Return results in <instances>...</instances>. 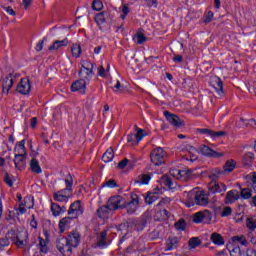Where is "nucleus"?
Wrapping results in <instances>:
<instances>
[{
  "instance_id": "obj_57",
  "label": "nucleus",
  "mask_w": 256,
  "mask_h": 256,
  "mask_svg": "<svg viewBox=\"0 0 256 256\" xmlns=\"http://www.w3.org/2000/svg\"><path fill=\"white\" fill-rule=\"evenodd\" d=\"M181 170H177V169H170V175L172 177H175V179L179 180V176H180Z\"/></svg>"
},
{
  "instance_id": "obj_32",
  "label": "nucleus",
  "mask_w": 256,
  "mask_h": 256,
  "mask_svg": "<svg viewBox=\"0 0 256 256\" xmlns=\"http://www.w3.org/2000/svg\"><path fill=\"white\" fill-rule=\"evenodd\" d=\"M232 241L233 243H238L243 247H247V245H249V242L247 241V238L245 237V235L233 236Z\"/></svg>"
},
{
  "instance_id": "obj_13",
  "label": "nucleus",
  "mask_w": 256,
  "mask_h": 256,
  "mask_svg": "<svg viewBox=\"0 0 256 256\" xmlns=\"http://www.w3.org/2000/svg\"><path fill=\"white\" fill-rule=\"evenodd\" d=\"M200 153H202V155H204L205 157H214L215 159L223 157V153L217 152L207 145H203L200 147Z\"/></svg>"
},
{
  "instance_id": "obj_62",
  "label": "nucleus",
  "mask_w": 256,
  "mask_h": 256,
  "mask_svg": "<svg viewBox=\"0 0 256 256\" xmlns=\"http://www.w3.org/2000/svg\"><path fill=\"white\" fill-rule=\"evenodd\" d=\"M44 43H45V38L43 39V40H41L37 45H36V47H35V50L36 51H43V45H44Z\"/></svg>"
},
{
  "instance_id": "obj_29",
  "label": "nucleus",
  "mask_w": 256,
  "mask_h": 256,
  "mask_svg": "<svg viewBox=\"0 0 256 256\" xmlns=\"http://www.w3.org/2000/svg\"><path fill=\"white\" fill-rule=\"evenodd\" d=\"M107 246V232H101L97 237L96 247H106Z\"/></svg>"
},
{
  "instance_id": "obj_47",
  "label": "nucleus",
  "mask_w": 256,
  "mask_h": 256,
  "mask_svg": "<svg viewBox=\"0 0 256 256\" xmlns=\"http://www.w3.org/2000/svg\"><path fill=\"white\" fill-rule=\"evenodd\" d=\"M92 9H94V11H101V9H103V2H101V0H94L92 2Z\"/></svg>"
},
{
  "instance_id": "obj_43",
  "label": "nucleus",
  "mask_w": 256,
  "mask_h": 256,
  "mask_svg": "<svg viewBox=\"0 0 256 256\" xmlns=\"http://www.w3.org/2000/svg\"><path fill=\"white\" fill-rule=\"evenodd\" d=\"M69 199V195H63L59 192L54 193V201L63 203Z\"/></svg>"
},
{
  "instance_id": "obj_26",
  "label": "nucleus",
  "mask_w": 256,
  "mask_h": 256,
  "mask_svg": "<svg viewBox=\"0 0 256 256\" xmlns=\"http://www.w3.org/2000/svg\"><path fill=\"white\" fill-rule=\"evenodd\" d=\"M51 211H52V215L54 217H59V215H63V213H65L66 208H65V206L61 207L59 204L52 202Z\"/></svg>"
},
{
  "instance_id": "obj_53",
  "label": "nucleus",
  "mask_w": 256,
  "mask_h": 256,
  "mask_svg": "<svg viewBox=\"0 0 256 256\" xmlns=\"http://www.w3.org/2000/svg\"><path fill=\"white\" fill-rule=\"evenodd\" d=\"M230 256H241V248L234 247L230 250Z\"/></svg>"
},
{
  "instance_id": "obj_22",
  "label": "nucleus",
  "mask_w": 256,
  "mask_h": 256,
  "mask_svg": "<svg viewBox=\"0 0 256 256\" xmlns=\"http://www.w3.org/2000/svg\"><path fill=\"white\" fill-rule=\"evenodd\" d=\"M14 156L27 157V149L25 148V140L19 142L14 148Z\"/></svg>"
},
{
  "instance_id": "obj_36",
  "label": "nucleus",
  "mask_w": 256,
  "mask_h": 256,
  "mask_svg": "<svg viewBox=\"0 0 256 256\" xmlns=\"http://www.w3.org/2000/svg\"><path fill=\"white\" fill-rule=\"evenodd\" d=\"M254 159H255V154H253V152H248L244 156L243 164L245 165V167H251V164L253 163Z\"/></svg>"
},
{
  "instance_id": "obj_48",
  "label": "nucleus",
  "mask_w": 256,
  "mask_h": 256,
  "mask_svg": "<svg viewBox=\"0 0 256 256\" xmlns=\"http://www.w3.org/2000/svg\"><path fill=\"white\" fill-rule=\"evenodd\" d=\"M175 229L178 231H185V227H187V223H185V220H179L175 223Z\"/></svg>"
},
{
  "instance_id": "obj_64",
  "label": "nucleus",
  "mask_w": 256,
  "mask_h": 256,
  "mask_svg": "<svg viewBox=\"0 0 256 256\" xmlns=\"http://www.w3.org/2000/svg\"><path fill=\"white\" fill-rule=\"evenodd\" d=\"M167 203H171V199L170 198H162L160 200V202L158 203V205H167Z\"/></svg>"
},
{
  "instance_id": "obj_49",
  "label": "nucleus",
  "mask_w": 256,
  "mask_h": 256,
  "mask_svg": "<svg viewBox=\"0 0 256 256\" xmlns=\"http://www.w3.org/2000/svg\"><path fill=\"white\" fill-rule=\"evenodd\" d=\"M214 14L212 11H208L204 14L203 21L204 23H211L213 21Z\"/></svg>"
},
{
  "instance_id": "obj_7",
  "label": "nucleus",
  "mask_w": 256,
  "mask_h": 256,
  "mask_svg": "<svg viewBox=\"0 0 256 256\" xmlns=\"http://www.w3.org/2000/svg\"><path fill=\"white\" fill-rule=\"evenodd\" d=\"M110 19L111 13L107 11L100 12L95 16V21L101 31H105V29H107V25H109Z\"/></svg>"
},
{
  "instance_id": "obj_54",
  "label": "nucleus",
  "mask_w": 256,
  "mask_h": 256,
  "mask_svg": "<svg viewBox=\"0 0 256 256\" xmlns=\"http://www.w3.org/2000/svg\"><path fill=\"white\" fill-rule=\"evenodd\" d=\"M246 179L248 181H251L253 183V185H256V173L255 172H251L250 174H248L246 176Z\"/></svg>"
},
{
  "instance_id": "obj_1",
  "label": "nucleus",
  "mask_w": 256,
  "mask_h": 256,
  "mask_svg": "<svg viewBox=\"0 0 256 256\" xmlns=\"http://www.w3.org/2000/svg\"><path fill=\"white\" fill-rule=\"evenodd\" d=\"M184 197L187 198V207H193L195 205H209V196L203 191L197 192V190H190L184 192Z\"/></svg>"
},
{
  "instance_id": "obj_35",
  "label": "nucleus",
  "mask_w": 256,
  "mask_h": 256,
  "mask_svg": "<svg viewBox=\"0 0 256 256\" xmlns=\"http://www.w3.org/2000/svg\"><path fill=\"white\" fill-rule=\"evenodd\" d=\"M191 175H193V171L186 169V170H180V176L178 180L180 181H189L191 179Z\"/></svg>"
},
{
  "instance_id": "obj_41",
  "label": "nucleus",
  "mask_w": 256,
  "mask_h": 256,
  "mask_svg": "<svg viewBox=\"0 0 256 256\" xmlns=\"http://www.w3.org/2000/svg\"><path fill=\"white\" fill-rule=\"evenodd\" d=\"M190 249H196L201 245V240L198 237L191 238L188 242Z\"/></svg>"
},
{
  "instance_id": "obj_12",
  "label": "nucleus",
  "mask_w": 256,
  "mask_h": 256,
  "mask_svg": "<svg viewBox=\"0 0 256 256\" xmlns=\"http://www.w3.org/2000/svg\"><path fill=\"white\" fill-rule=\"evenodd\" d=\"M197 133H201V135H207V137H211V139H219V137H223L227 134L225 131L215 132L207 128H198Z\"/></svg>"
},
{
  "instance_id": "obj_37",
  "label": "nucleus",
  "mask_w": 256,
  "mask_h": 256,
  "mask_svg": "<svg viewBox=\"0 0 256 256\" xmlns=\"http://www.w3.org/2000/svg\"><path fill=\"white\" fill-rule=\"evenodd\" d=\"M188 157H190V161H197V159H199V152L195 147H190L188 151Z\"/></svg>"
},
{
  "instance_id": "obj_21",
  "label": "nucleus",
  "mask_w": 256,
  "mask_h": 256,
  "mask_svg": "<svg viewBox=\"0 0 256 256\" xmlns=\"http://www.w3.org/2000/svg\"><path fill=\"white\" fill-rule=\"evenodd\" d=\"M87 87V82L85 79H80L71 85V91H80V93L85 94V89Z\"/></svg>"
},
{
  "instance_id": "obj_45",
  "label": "nucleus",
  "mask_w": 256,
  "mask_h": 256,
  "mask_svg": "<svg viewBox=\"0 0 256 256\" xmlns=\"http://www.w3.org/2000/svg\"><path fill=\"white\" fill-rule=\"evenodd\" d=\"M22 205H25L26 209H33V198L31 196L24 198V203H22Z\"/></svg>"
},
{
  "instance_id": "obj_46",
  "label": "nucleus",
  "mask_w": 256,
  "mask_h": 256,
  "mask_svg": "<svg viewBox=\"0 0 256 256\" xmlns=\"http://www.w3.org/2000/svg\"><path fill=\"white\" fill-rule=\"evenodd\" d=\"M102 187H109V189H115V187H117V182L113 179H109L102 184Z\"/></svg>"
},
{
  "instance_id": "obj_5",
  "label": "nucleus",
  "mask_w": 256,
  "mask_h": 256,
  "mask_svg": "<svg viewBox=\"0 0 256 256\" xmlns=\"http://www.w3.org/2000/svg\"><path fill=\"white\" fill-rule=\"evenodd\" d=\"M165 155H167L165 150H163L161 147H158L150 153L151 162L156 166L163 165V163H165Z\"/></svg>"
},
{
  "instance_id": "obj_27",
  "label": "nucleus",
  "mask_w": 256,
  "mask_h": 256,
  "mask_svg": "<svg viewBox=\"0 0 256 256\" xmlns=\"http://www.w3.org/2000/svg\"><path fill=\"white\" fill-rule=\"evenodd\" d=\"M71 221H73V218L71 216L64 217L59 221L58 227L60 229V233H65V229L71 225Z\"/></svg>"
},
{
  "instance_id": "obj_59",
  "label": "nucleus",
  "mask_w": 256,
  "mask_h": 256,
  "mask_svg": "<svg viewBox=\"0 0 256 256\" xmlns=\"http://www.w3.org/2000/svg\"><path fill=\"white\" fill-rule=\"evenodd\" d=\"M18 215H24V213H27V208H25V205L23 203L20 204V207L17 209Z\"/></svg>"
},
{
  "instance_id": "obj_14",
  "label": "nucleus",
  "mask_w": 256,
  "mask_h": 256,
  "mask_svg": "<svg viewBox=\"0 0 256 256\" xmlns=\"http://www.w3.org/2000/svg\"><path fill=\"white\" fill-rule=\"evenodd\" d=\"M208 190L210 193H225L227 186L223 182L214 181L208 185Z\"/></svg>"
},
{
  "instance_id": "obj_8",
  "label": "nucleus",
  "mask_w": 256,
  "mask_h": 256,
  "mask_svg": "<svg viewBox=\"0 0 256 256\" xmlns=\"http://www.w3.org/2000/svg\"><path fill=\"white\" fill-rule=\"evenodd\" d=\"M17 78H19V74L10 73L2 79L3 93H6V95H7V93H9V91L11 90V87H13V83H15V81H17Z\"/></svg>"
},
{
  "instance_id": "obj_19",
  "label": "nucleus",
  "mask_w": 256,
  "mask_h": 256,
  "mask_svg": "<svg viewBox=\"0 0 256 256\" xmlns=\"http://www.w3.org/2000/svg\"><path fill=\"white\" fill-rule=\"evenodd\" d=\"M14 165L18 171H23L27 167V156H14Z\"/></svg>"
},
{
  "instance_id": "obj_25",
  "label": "nucleus",
  "mask_w": 256,
  "mask_h": 256,
  "mask_svg": "<svg viewBox=\"0 0 256 256\" xmlns=\"http://www.w3.org/2000/svg\"><path fill=\"white\" fill-rule=\"evenodd\" d=\"M111 211H113V208H111V206H109V204L100 207L97 210V214L98 217H100V219H107V217H109V213H111Z\"/></svg>"
},
{
  "instance_id": "obj_20",
  "label": "nucleus",
  "mask_w": 256,
  "mask_h": 256,
  "mask_svg": "<svg viewBox=\"0 0 256 256\" xmlns=\"http://www.w3.org/2000/svg\"><path fill=\"white\" fill-rule=\"evenodd\" d=\"M179 243H181V238L169 237L166 241V251H173V249H177V247H179Z\"/></svg>"
},
{
  "instance_id": "obj_10",
  "label": "nucleus",
  "mask_w": 256,
  "mask_h": 256,
  "mask_svg": "<svg viewBox=\"0 0 256 256\" xmlns=\"http://www.w3.org/2000/svg\"><path fill=\"white\" fill-rule=\"evenodd\" d=\"M127 201L122 196H112L108 200V205L113 211H117V209H122L125 207Z\"/></svg>"
},
{
  "instance_id": "obj_60",
  "label": "nucleus",
  "mask_w": 256,
  "mask_h": 256,
  "mask_svg": "<svg viewBox=\"0 0 256 256\" xmlns=\"http://www.w3.org/2000/svg\"><path fill=\"white\" fill-rule=\"evenodd\" d=\"M248 239H250V243H252V245H256V236L253 232L248 233Z\"/></svg>"
},
{
  "instance_id": "obj_58",
  "label": "nucleus",
  "mask_w": 256,
  "mask_h": 256,
  "mask_svg": "<svg viewBox=\"0 0 256 256\" xmlns=\"http://www.w3.org/2000/svg\"><path fill=\"white\" fill-rule=\"evenodd\" d=\"M127 163H129V159L125 158L124 160L118 163V169H125L127 167Z\"/></svg>"
},
{
  "instance_id": "obj_51",
  "label": "nucleus",
  "mask_w": 256,
  "mask_h": 256,
  "mask_svg": "<svg viewBox=\"0 0 256 256\" xmlns=\"http://www.w3.org/2000/svg\"><path fill=\"white\" fill-rule=\"evenodd\" d=\"M144 131H145V130H143V129H138L137 133L135 134L136 143H139L140 141L143 140V137H145V134H143Z\"/></svg>"
},
{
  "instance_id": "obj_50",
  "label": "nucleus",
  "mask_w": 256,
  "mask_h": 256,
  "mask_svg": "<svg viewBox=\"0 0 256 256\" xmlns=\"http://www.w3.org/2000/svg\"><path fill=\"white\" fill-rule=\"evenodd\" d=\"M242 199H251V190L249 188H244L240 193Z\"/></svg>"
},
{
  "instance_id": "obj_24",
  "label": "nucleus",
  "mask_w": 256,
  "mask_h": 256,
  "mask_svg": "<svg viewBox=\"0 0 256 256\" xmlns=\"http://www.w3.org/2000/svg\"><path fill=\"white\" fill-rule=\"evenodd\" d=\"M65 185L66 189L60 190L57 193H60V195H68V197L71 195V189L73 187V177H71V174L68 175V177L65 179Z\"/></svg>"
},
{
  "instance_id": "obj_11",
  "label": "nucleus",
  "mask_w": 256,
  "mask_h": 256,
  "mask_svg": "<svg viewBox=\"0 0 256 256\" xmlns=\"http://www.w3.org/2000/svg\"><path fill=\"white\" fill-rule=\"evenodd\" d=\"M17 91L21 95H29L31 93V81L29 78H23L17 85Z\"/></svg>"
},
{
  "instance_id": "obj_63",
  "label": "nucleus",
  "mask_w": 256,
  "mask_h": 256,
  "mask_svg": "<svg viewBox=\"0 0 256 256\" xmlns=\"http://www.w3.org/2000/svg\"><path fill=\"white\" fill-rule=\"evenodd\" d=\"M244 256H256V250L255 249H252V248H248L246 250V253Z\"/></svg>"
},
{
  "instance_id": "obj_2",
  "label": "nucleus",
  "mask_w": 256,
  "mask_h": 256,
  "mask_svg": "<svg viewBox=\"0 0 256 256\" xmlns=\"http://www.w3.org/2000/svg\"><path fill=\"white\" fill-rule=\"evenodd\" d=\"M65 245L61 246V242L57 244V249L60 253H71L72 247H77L81 241L79 232L72 231L65 240H61Z\"/></svg>"
},
{
  "instance_id": "obj_30",
  "label": "nucleus",
  "mask_w": 256,
  "mask_h": 256,
  "mask_svg": "<svg viewBox=\"0 0 256 256\" xmlns=\"http://www.w3.org/2000/svg\"><path fill=\"white\" fill-rule=\"evenodd\" d=\"M114 157H115V152L113 151V148H109L103 154L102 161H104V163H111V161H113Z\"/></svg>"
},
{
  "instance_id": "obj_6",
  "label": "nucleus",
  "mask_w": 256,
  "mask_h": 256,
  "mask_svg": "<svg viewBox=\"0 0 256 256\" xmlns=\"http://www.w3.org/2000/svg\"><path fill=\"white\" fill-rule=\"evenodd\" d=\"M95 65L90 61H82V67L80 69L79 75L82 79L90 80L93 77V69Z\"/></svg>"
},
{
  "instance_id": "obj_44",
  "label": "nucleus",
  "mask_w": 256,
  "mask_h": 256,
  "mask_svg": "<svg viewBox=\"0 0 256 256\" xmlns=\"http://www.w3.org/2000/svg\"><path fill=\"white\" fill-rule=\"evenodd\" d=\"M151 181V176L149 174H142L138 177V183L142 185H147Z\"/></svg>"
},
{
  "instance_id": "obj_61",
  "label": "nucleus",
  "mask_w": 256,
  "mask_h": 256,
  "mask_svg": "<svg viewBox=\"0 0 256 256\" xmlns=\"http://www.w3.org/2000/svg\"><path fill=\"white\" fill-rule=\"evenodd\" d=\"M98 75L100 77H107V73L105 72V68L103 66L98 67Z\"/></svg>"
},
{
  "instance_id": "obj_15",
  "label": "nucleus",
  "mask_w": 256,
  "mask_h": 256,
  "mask_svg": "<svg viewBox=\"0 0 256 256\" xmlns=\"http://www.w3.org/2000/svg\"><path fill=\"white\" fill-rule=\"evenodd\" d=\"M210 84L215 89L219 97H223V95H225V92L223 91V81H221V78L214 76L213 78H211Z\"/></svg>"
},
{
  "instance_id": "obj_42",
  "label": "nucleus",
  "mask_w": 256,
  "mask_h": 256,
  "mask_svg": "<svg viewBox=\"0 0 256 256\" xmlns=\"http://www.w3.org/2000/svg\"><path fill=\"white\" fill-rule=\"evenodd\" d=\"M235 165L236 163L234 162V160H228L224 166L225 173H231V171L235 169Z\"/></svg>"
},
{
  "instance_id": "obj_3",
  "label": "nucleus",
  "mask_w": 256,
  "mask_h": 256,
  "mask_svg": "<svg viewBox=\"0 0 256 256\" xmlns=\"http://www.w3.org/2000/svg\"><path fill=\"white\" fill-rule=\"evenodd\" d=\"M21 237H23V234H17L15 231L11 230L6 234V237L0 239V249L7 247L9 245V241H12V243L17 247H23V245H25V240Z\"/></svg>"
},
{
  "instance_id": "obj_33",
  "label": "nucleus",
  "mask_w": 256,
  "mask_h": 256,
  "mask_svg": "<svg viewBox=\"0 0 256 256\" xmlns=\"http://www.w3.org/2000/svg\"><path fill=\"white\" fill-rule=\"evenodd\" d=\"M38 247L40 249V253H42L43 255H46V253L49 252V246H47V240L39 237L38 238Z\"/></svg>"
},
{
  "instance_id": "obj_18",
  "label": "nucleus",
  "mask_w": 256,
  "mask_h": 256,
  "mask_svg": "<svg viewBox=\"0 0 256 256\" xmlns=\"http://www.w3.org/2000/svg\"><path fill=\"white\" fill-rule=\"evenodd\" d=\"M240 197H241V194H239V191L230 190L226 194L225 203L227 205H231V204L235 203V201H239Z\"/></svg>"
},
{
  "instance_id": "obj_23",
  "label": "nucleus",
  "mask_w": 256,
  "mask_h": 256,
  "mask_svg": "<svg viewBox=\"0 0 256 256\" xmlns=\"http://www.w3.org/2000/svg\"><path fill=\"white\" fill-rule=\"evenodd\" d=\"M67 45H69V40L67 38L63 40H56L48 47V51H59L61 47H67Z\"/></svg>"
},
{
  "instance_id": "obj_28",
  "label": "nucleus",
  "mask_w": 256,
  "mask_h": 256,
  "mask_svg": "<svg viewBox=\"0 0 256 256\" xmlns=\"http://www.w3.org/2000/svg\"><path fill=\"white\" fill-rule=\"evenodd\" d=\"M210 241L214 243V245H225V240L223 239V236L221 234L214 232L210 236Z\"/></svg>"
},
{
  "instance_id": "obj_40",
  "label": "nucleus",
  "mask_w": 256,
  "mask_h": 256,
  "mask_svg": "<svg viewBox=\"0 0 256 256\" xmlns=\"http://www.w3.org/2000/svg\"><path fill=\"white\" fill-rule=\"evenodd\" d=\"M71 53L73 55V57H81V46L79 44H74L71 47Z\"/></svg>"
},
{
  "instance_id": "obj_55",
  "label": "nucleus",
  "mask_w": 256,
  "mask_h": 256,
  "mask_svg": "<svg viewBox=\"0 0 256 256\" xmlns=\"http://www.w3.org/2000/svg\"><path fill=\"white\" fill-rule=\"evenodd\" d=\"M136 41L139 45H143V43L147 41V38H145V35L143 34H138L136 36Z\"/></svg>"
},
{
  "instance_id": "obj_17",
  "label": "nucleus",
  "mask_w": 256,
  "mask_h": 256,
  "mask_svg": "<svg viewBox=\"0 0 256 256\" xmlns=\"http://www.w3.org/2000/svg\"><path fill=\"white\" fill-rule=\"evenodd\" d=\"M164 117H166L169 124L173 125V127H181L183 125V121L179 119V116L171 114L169 111H164Z\"/></svg>"
},
{
  "instance_id": "obj_52",
  "label": "nucleus",
  "mask_w": 256,
  "mask_h": 256,
  "mask_svg": "<svg viewBox=\"0 0 256 256\" xmlns=\"http://www.w3.org/2000/svg\"><path fill=\"white\" fill-rule=\"evenodd\" d=\"M114 93H123V87L121 82L117 81L116 84L112 87Z\"/></svg>"
},
{
  "instance_id": "obj_39",
  "label": "nucleus",
  "mask_w": 256,
  "mask_h": 256,
  "mask_svg": "<svg viewBox=\"0 0 256 256\" xmlns=\"http://www.w3.org/2000/svg\"><path fill=\"white\" fill-rule=\"evenodd\" d=\"M162 182L166 187H168V189H175V183L169 176H163Z\"/></svg>"
},
{
  "instance_id": "obj_4",
  "label": "nucleus",
  "mask_w": 256,
  "mask_h": 256,
  "mask_svg": "<svg viewBox=\"0 0 256 256\" xmlns=\"http://www.w3.org/2000/svg\"><path fill=\"white\" fill-rule=\"evenodd\" d=\"M212 219L213 213H211V211L209 210L196 212L192 217L193 223H196L197 225H199V223H206L207 225H209Z\"/></svg>"
},
{
  "instance_id": "obj_34",
  "label": "nucleus",
  "mask_w": 256,
  "mask_h": 256,
  "mask_svg": "<svg viewBox=\"0 0 256 256\" xmlns=\"http://www.w3.org/2000/svg\"><path fill=\"white\" fill-rule=\"evenodd\" d=\"M30 169L33 173H36L39 175V173L42 172L41 170V166L39 165V160L38 159H35L33 158L31 161H30Z\"/></svg>"
},
{
  "instance_id": "obj_38",
  "label": "nucleus",
  "mask_w": 256,
  "mask_h": 256,
  "mask_svg": "<svg viewBox=\"0 0 256 256\" xmlns=\"http://www.w3.org/2000/svg\"><path fill=\"white\" fill-rule=\"evenodd\" d=\"M246 227L249 231H255L256 229V218L251 217L246 219Z\"/></svg>"
},
{
  "instance_id": "obj_31",
  "label": "nucleus",
  "mask_w": 256,
  "mask_h": 256,
  "mask_svg": "<svg viewBox=\"0 0 256 256\" xmlns=\"http://www.w3.org/2000/svg\"><path fill=\"white\" fill-rule=\"evenodd\" d=\"M157 199H159V194H157V192H148L145 197V202L147 205H153Z\"/></svg>"
},
{
  "instance_id": "obj_9",
  "label": "nucleus",
  "mask_w": 256,
  "mask_h": 256,
  "mask_svg": "<svg viewBox=\"0 0 256 256\" xmlns=\"http://www.w3.org/2000/svg\"><path fill=\"white\" fill-rule=\"evenodd\" d=\"M83 206L81 205V200H77L70 205L68 210L69 217L73 219H77V217H81L83 215Z\"/></svg>"
},
{
  "instance_id": "obj_16",
  "label": "nucleus",
  "mask_w": 256,
  "mask_h": 256,
  "mask_svg": "<svg viewBox=\"0 0 256 256\" xmlns=\"http://www.w3.org/2000/svg\"><path fill=\"white\" fill-rule=\"evenodd\" d=\"M131 201L128 204H125L127 213L133 214L137 211V207L139 206V196L137 194L131 195Z\"/></svg>"
},
{
  "instance_id": "obj_56",
  "label": "nucleus",
  "mask_w": 256,
  "mask_h": 256,
  "mask_svg": "<svg viewBox=\"0 0 256 256\" xmlns=\"http://www.w3.org/2000/svg\"><path fill=\"white\" fill-rule=\"evenodd\" d=\"M231 213H233V210L231 209V207H225L222 211L221 216L222 217H229V215H231Z\"/></svg>"
}]
</instances>
